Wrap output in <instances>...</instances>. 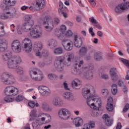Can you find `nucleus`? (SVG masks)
<instances>
[{"mask_svg": "<svg viewBox=\"0 0 129 129\" xmlns=\"http://www.w3.org/2000/svg\"><path fill=\"white\" fill-rule=\"evenodd\" d=\"M94 88L91 86L88 88L83 89L82 90L83 96L87 99L88 105L94 109H99L101 107V100L98 97L95 96Z\"/></svg>", "mask_w": 129, "mask_h": 129, "instance_id": "obj_1", "label": "nucleus"}, {"mask_svg": "<svg viewBox=\"0 0 129 129\" xmlns=\"http://www.w3.org/2000/svg\"><path fill=\"white\" fill-rule=\"evenodd\" d=\"M45 20L43 22V25L44 26L45 30L47 32H52L54 29V27L58 26L60 24V20L57 18H55L53 20L51 16H45Z\"/></svg>", "mask_w": 129, "mask_h": 129, "instance_id": "obj_2", "label": "nucleus"}, {"mask_svg": "<svg viewBox=\"0 0 129 129\" xmlns=\"http://www.w3.org/2000/svg\"><path fill=\"white\" fill-rule=\"evenodd\" d=\"M71 64V61L67 60L63 62V59L61 57L56 58L54 63V66L58 72H63L64 71V65L66 66H70Z\"/></svg>", "mask_w": 129, "mask_h": 129, "instance_id": "obj_3", "label": "nucleus"}, {"mask_svg": "<svg viewBox=\"0 0 129 129\" xmlns=\"http://www.w3.org/2000/svg\"><path fill=\"white\" fill-rule=\"evenodd\" d=\"M83 64H84L83 60L75 61L74 63V69L72 71V74L76 76H82L84 67H81Z\"/></svg>", "mask_w": 129, "mask_h": 129, "instance_id": "obj_4", "label": "nucleus"}, {"mask_svg": "<svg viewBox=\"0 0 129 129\" xmlns=\"http://www.w3.org/2000/svg\"><path fill=\"white\" fill-rule=\"evenodd\" d=\"M24 20L26 23H25L22 26V30L28 33L29 31L32 30V27L34 26L35 22L34 20H32V16L27 15L24 17Z\"/></svg>", "mask_w": 129, "mask_h": 129, "instance_id": "obj_5", "label": "nucleus"}, {"mask_svg": "<svg viewBox=\"0 0 129 129\" xmlns=\"http://www.w3.org/2000/svg\"><path fill=\"white\" fill-rule=\"evenodd\" d=\"M2 82L6 85H10L11 84H14L16 82L15 78L8 72L4 73L1 78Z\"/></svg>", "mask_w": 129, "mask_h": 129, "instance_id": "obj_6", "label": "nucleus"}, {"mask_svg": "<svg viewBox=\"0 0 129 129\" xmlns=\"http://www.w3.org/2000/svg\"><path fill=\"white\" fill-rule=\"evenodd\" d=\"M30 75L32 80L34 81H42L43 78H44L43 73L39 69L30 71Z\"/></svg>", "mask_w": 129, "mask_h": 129, "instance_id": "obj_7", "label": "nucleus"}, {"mask_svg": "<svg viewBox=\"0 0 129 129\" xmlns=\"http://www.w3.org/2000/svg\"><path fill=\"white\" fill-rule=\"evenodd\" d=\"M93 69H94V66L92 64L88 67H84L82 76L86 79L91 80L93 78V73H92Z\"/></svg>", "mask_w": 129, "mask_h": 129, "instance_id": "obj_8", "label": "nucleus"}, {"mask_svg": "<svg viewBox=\"0 0 129 129\" xmlns=\"http://www.w3.org/2000/svg\"><path fill=\"white\" fill-rule=\"evenodd\" d=\"M22 59L19 56L12 57L8 62V66L10 69H16L17 64H21Z\"/></svg>", "mask_w": 129, "mask_h": 129, "instance_id": "obj_9", "label": "nucleus"}, {"mask_svg": "<svg viewBox=\"0 0 129 129\" xmlns=\"http://www.w3.org/2000/svg\"><path fill=\"white\" fill-rule=\"evenodd\" d=\"M43 32L42 31V29L39 26H36L35 28H32L30 31V36L34 39H38V38H41Z\"/></svg>", "mask_w": 129, "mask_h": 129, "instance_id": "obj_10", "label": "nucleus"}, {"mask_svg": "<svg viewBox=\"0 0 129 129\" xmlns=\"http://www.w3.org/2000/svg\"><path fill=\"white\" fill-rule=\"evenodd\" d=\"M23 50L26 53H30L33 49V43L29 39L26 38L23 41Z\"/></svg>", "mask_w": 129, "mask_h": 129, "instance_id": "obj_11", "label": "nucleus"}, {"mask_svg": "<svg viewBox=\"0 0 129 129\" xmlns=\"http://www.w3.org/2000/svg\"><path fill=\"white\" fill-rule=\"evenodd\" d=\"M19 90L13 86H9L5 88V93L7 96H12L18 95Z\"/></svg>", "mask_w": 129, "mask_h": 129, "instance_id": "obj_12", "label": "nucleus"}, {"mask_svg": "<svg viewBox=\"0 0 129 129\" xmlns=\"http://www.w3.org/2000/svg\"><path fill=\"white\" fill-rule=\"evenodd\" d=\"M58 115L62 119H68L71 116V112L66 108H61L58 111Z\"/></svg>", "mask_w": 129, "mask_h": 129, "instance_id": "obj_13", "label": "nucleus"}, {"mask_svg": "<svg viewBox=\"0 0 129 129\" xmlns=\"http://www.w3.org/2000/svg\"><path fill=\"white\" fill-rule=\"evenodd\" d=\"M127 9H129V2H126L118 5L115 9V11L117 14H121V13L123 12V11H125Z\"/></svg>", "mask_w": 129, "mask_h": 129, "instance_id": "obj_14", "label": "nucleus"}, {"mask_svg": "<svg viewBox=\"0 0 129 129\" xmlns=\"http://www.w3.org/2000/svg\"><path fill=\"white\" fill-rule=\"evenodd\" d=\"M110 76L112 82H116L118 80V75H117V70L116 68H112L110 70Z\"/></svg>", "mask_w": 129, "mask_h": 129, "instance_id": "obj_15", "label": "nucleus"}, {"mask_svg": "<svg viewBox=\"0 0 129 129\" xmlns=\"http://www.w3.org/2000/svg\"><path fill=\"white\" fill-rule=\"evenodd\" d=\"M12 50L15 52V53H20L22 51V48L21 47V43L19 40H15L13 41L12 44Z\"/></svg>", "mask_w": 129, "mask_h": 129, "instance_id": "obj_16", "label": "nucleus"}, {"mask_svg": "<svg viewBox=\"0 0 129 129\" xmlns=\"http://www.w3.org/2000/svg\"><path fill=\"white\" fill-rule=\"evenodd\" d=\"M62 96L64 99H66L69 101H75V100H76L74 94L70 92H64Z\"/></svg>", "mask_w": 129, "mask_h": 129, "instance_id": "obj_17", "label": "nucleus"}, {"mask_svg": "<svg viewBox=\"0 0 129 129\" xmlns=\"http://www.w3.org/2000/svg\"><path fill=\"white\" fill-rule=\"evenodd\" d=\"M52 104L55 107H62L64 105V102L60 98H55L52 101Z\"/></svg>", "mask_w": 129, "mask_h": 129, "instance_id": "obj_18", "label": "nucleus"}, {"mask_svg": "<svg viewBox=\"0 0 129 129\" xmlns=\"http://www.w3.org/2000/svg\"><path fill=\"white\" fill-rule=\"evenodd\" d=\"M102 118L104 120L105 124L107 126H110L113 123V119L111 117H109L107 114L103 115Z\"/></svg>", "mask_w": 129, "mask_h": 129, "instance_id": "obj_19", "label": "nucleus"}, {"mask_svg": "<svg viewBox=\"0 0 129 129\" xmlns=\"http://www.w3.org/2000/svg\"><path fill=\"white\" fill-rule=\"evenodd\" d=\"M61 44L66 51H71L73 49V46L69 40H62Z\"/></svg>", "mask_w": 129, "mask_h": 129, "instance_id": "obj_20", "label": "nucleus"}, {"mask_svg": "<svg viewBox=\"0 0 129 129\" xmlns=\"http://www.w3.org/2000/svg\"><path fill=\"white\" fill-rule=\"evenodd\" d=\"M38 89L39 92H40V93L44 96H48V95H50V89L49 88L45 86H41L39 87Z\"/></svg>", "mask_w": 129, "mask_h": 129, "instance_id": "obj_21", "label": "nucleus"}, {"mask_svg": "<svg viewBox=\"0 0 129 129\" xmlns=\"http://www.w3.org/2000/svg\"><path fill=\"white\" fill-rule=\"evenodd\" d=\"M71 84L72 88L76 90H78L82 87L81 82L79 79H75L72 82Z\"/></svg>", "mask_w": 129, "mask_h": 129, "instance_id": "obj_22", "label": "nucleus"}, {"mask_svg": "<svg viewBox=\"0 0 129 129\" xmlns=\"http://www.w3.org/2000/svg\"><path fill=\"white\" fill-rule=\"evenodd\" d=\"M59 6L61 10L58 11V13L60 16H63L64 18H68V15L66 13H64L63 11H67V8L64 6V5L62 3V2H59Z\"/></svg>", "mask_w": 129, "mask_h": 129, "instance_id": "obj_23", "label": "nucleus"}, {"mask_svg": "<svg viewBox=\"0 0 129 129\" xmlns=\"http://www.w3.org/2000/svg\"><path fill=\"white\" fill-rule=\"evenodd\" d=\"M16 13H13L10 12L0 13V19L2 20H7L10 18H13Z\"/></svg>", "mask_w": 129, "mask_h": 129, "instance_id": "obj_24", "label": "nucleus"}, {"mask_svg": "<svg viewBox=\"0 0 129 129\" xmlns=\"http://www.w3.org/2000/svg\"><path fill=\"white\" fill-rule=\"evenodd\" d=\"M8 48V41L5 39H0V52H5Z\"/></svg>", "mask_w": 129, "mask_h": 129, "instance_id": "obj_25", "label": "nucleus"}, {"mask_svg": "<svg viewBox=\"0 0 129 129\" xmlns=\"http://www.w3.org/2000/svg\"><path fill=\"white\" fill-rule=\"evenodd\" d=\"M74 43L76 47L80 48L82 46V39L77 35H75L74 37Z\"/></svg>", "mask_w": 129, "mask_h": 129, "instance_id": "obj_26", "label": "nucleus"}, {"mask_svg": "<svg viewBox=\"0 0 129 129\" xmlns=\"http://www.w3.org/2000/svg\"><path fill=\"white\" fill-rule=\"evenodd\" d=\"M45 5L46 3L44 0H36L35 7L38 8L40 10H43L45 8Z\"/></svg>", "mask_w": 129, "mask_h": 129, "instance_id": "obj_27", "label": "nucleus"}, {"mask_svg": "<svg viewBox=\"0 0 129 129\" xmlns=\"http://www.w3.org/2000/svg\"><path fill=\"white\" fill-rule=\"evenodd\" d=\"M73 122L76 127H78L83 124V119L80 117L76 118L74 119Z\"/></svg>", "mask_w": 129, "mask_h": 129, "instance_id": "obj_28", "label": "nucleus"}, {"mask_svg": "<svg viewBox=\"0 0 129 129\" xmlns=\"http://www.w3.org/2000/svg\"><path fill=\"white\" fill-rule=\"evenodd\" d=\"M12 52H9L7 53L2 55V58L4 61H10V59H12Z\"/></svg>", "mask_w": 129, "mask_h": 129, "instance_id": "obj_29", "label": "nucleus"}, {"mask_svg": "<svg viewBox=\"0 0 129 129\" xmlns=\"http://www.w3.org/2000/svg\"><path fill=\"white\" fill-rule=\"evenodd\" d=\"M41 108L42 109L46 110V111H52V108L50 107L48 103L46 102H42L41 103Z\"/></svg>", "mask_w": 129, "mask_h": 129, "instance_id": "obj_30", "label": "nucleus"}, {"mask_svg": "<svg viewBox=\"0 0 129 129\" xmlns=\"http://www.w3.org/2000/svg\"><path fill=\"white\" fill-rule=\"evenodd\" d=\"M48 45L51 49H53L57 45V41L55 39H50L48 41Z\"/></svg>", "mask_w": 129, "mask_h": 129, "instance_id": "obj_31", "label": "nucleus"}, {"mask_svg": "<svg viewBox=\"0 0 129 129\" xmlns=\"http://www.w3.org/2000/svg\"><path fill=\"white\" fill-rule=\"evenodd\" d=\"M43 115H45V116H46V117H42L41 118V120L42 121H45V119H47L46 120V122H50V121H51V116H50V115L48 114H45L44 113H40L38 116H43Z\"/></svg>", "mask_w": 129, "mask_h": 129, "instance_id": "obj_32", "label": "nucleus"}, {"mask_svg": "<svg viewBox=\"0 0 129 129\" xmlns=\"http://www.w3.org/2000/svg\"><path fill=\"white\" fill-rule=\"evenodd\" d=\"M15 69L17 74L19 75H23L25 73V69L21 66H17Z\"/></svg>", "mask_w": 129, "mask_h": 129, "instance_id": "obj_33", "label": "nucleus"}, {"mask_svg": "<svg viewBox=\"0 0 129 129\" xmlns=\"http://www.w3.org/2000/svg\"><path fill=\"white\" fill-rule=\"evenodd\" d=\"M34 49L35 51H40V50L42 49L43 45H42V43L39 41H37L34 43Z\"/></svg>", "mask_w": 129, "mask_h": 129, "instance_id": "obj_34", "label": "nucleus"}, {"mask_svg": "<svg viewBox=\"0 0 129 129\" xmlns=\"http://www.w3.org/2000/svg\"><path fill=\"white\" fill-rule=\"evenodd\" d=\"M63 48L59 47L53 50V53L55 55H62L63 54Z\"/></svg>", "mask_w": 129, "mask_h": 129, "instance_id": "obj_35", "label": "nucleus"}, {"mask_svg": "<svg viewBox=\"0 0 129 129\" xmlns=\"http://www.w3.org/2000/svg\"><path fill=\"white\" fill-rule=\"evenodd\" d=\"M95 122L93 121H90V123L89 124H85L84 125V127L82 129H89V127H95Z\"/></svg>", "mask_w": 129, "mask_h": 129, "instance_id": "obj_36", "label": "nucleus"}, {"mask_svg": "<svg viewBox=\"0 0 129 129\" xmlns=\"http://www.w3.org/2000/svg\"><path fill=\"white\" fill-rule=\"evenodd\" d=\"M4 3L10 7H14L16 5V0H4Z\"/></svg>", "mask_w": 129, "mask_h": 129, "instance_id": "obj_37", "label": "nucleus"}, {"mask_svg": "<svg viewBox=\"0 0 129 129\" xmlns=\"http://www.w3.org/2000/svg\"><path fill=\"white\" fill-rule=\"evenodd\" d=\"M47 78L50 80H57V79H58V75L54 73L48 74L47 75Z\"/></svg>", "mask_w": 129, "mask_h": 129, "instance_id": "obj_38", "label": "nucleus"}, {"mask_svg": "<svg viewBox=\"0 0 129 129\" xmlns=\"http://www.w3.org/2000/svg\"><path fill=\"white\" fill-rule=\"evenodd\" d=\"M87 53V48L86 47H82L79 50V55L81 57L85 56Z\"/></svg>", "mask_w": 129, "mask_h": 129, "instance_id": "obj_39", "label": "nucleus"}, {"mask_svg": "<svg viewBox=\"0 0 129 129\" xmlns=\"http://www.w3.org/2000/svg\"><path fill=\"white\" fill-rule=\"evenodd\" d=\"M66 59L67 61H71L74 59V54L72 53H67L65 54Z\"/></svg>", "mask_w": 129, "mask_h": 129, "instance_id": "obj_40", "label": "nucleus"}, {"mask_svg": "<svg viewBox=\"0 0 129 129\" xmlns=\"http://www.w3.org/2000/svg\"><path fill=\"white\" fill-rule=\"evenodd\" d=\"M111 91L113 95H115L117 93V86L114 84L111 86Z\"/></svg>", "mask_w": 129, "mask_h": 129, "instance_id": "obj_41", "label": "nucleus"}, {"mask_svg": "<svg viewBox=\"0 0 129 129\" xmlns=\"http://www.w3.org/2000/svg\"><path fill=\"white\" fill-rule=\"evenodd\" d=\"M28 104L31 108H34L35 106H36V107H40V104H39V103L37 102L35 103V102H34V101H31L29 102Z\"/></svg>", "mask_w": 129, "mask_h": 129, "instance_id": "obj_42", "label": "nucleus"}, {"mask_svg": "<svg viewBox=\"0 0 129 129\" xmlns=\"http://www.w3.org/2000/svg\"><path fill=\"white\" fill-rule=\"evenodd\" d=\"M94 60L95 61H101L102 60V55L98 53H95L94 54Z\"/></svg>", "mask_w": 129, "mask_h": 129, "instance_id": "obj_43", "label": "nucleus"}, {"mask_svg": "<svg viewBox=\"0 0 129 129\" xmlns=\"http://www.w3.org/2000/svg\"><path fill=\"white\" fill-rule=\"evenodd\" d=\"M30 116L31 118H30V121H33L34 120V118L33 117H37V110H33L30 113Z\"/></svg>", "mask_w": 129, "mask_h": 129, "instance_id": "obj_44", "label": "nucleus"}, {"mask_svg": "<svg viewBox=\"0 0 129 129\" xmlns=\"http://www.w3.org/2000/svg\"><path fill=\"white\" fill-rule=\"evenodd\" d=\"M0 7L3 11H10V6L5 3L1 4Z\"/></svg>", "mask_w": 129, "mask_h": 129, "instance_id": "obj_45", "label": "nucleus"}, {"mask_svg": "<svg viewBox=\"0 0 129 129\" xmlns=\"http://www.w3.org/2000/svg\"><path fill=\"white\" fill-rule=\"evenodd\" d=\"M32 124L33 129H38L40 127V124L39 123V121H36L35 122H33Z\"/></svg>", "mask_w": 129, "mask_h": 129, "instance_id": "obj_46", "label": "nucleus"}, {"mask_svg": "<svg viewBox=\"0 0 129 129\" xmlns=\"http://www.w3.org/2000/svg\"><path fill=\"white\" fill-rule=\"evenodd\" d=\"M41 55L43 57H48L49 56V51L47 49H43L42 50Z\"/></svg>", "mask_w": 129, "mask_h": 129, "instance_id": "obj_47", "label": "nucleus"}, {"mask_svg": "<svg viewBox=\"0 0 129 129\" xmlns=\"http://www.w3.org/2000/svg\"><path fill=\"white\" fill-rule=\"evenodd\" d=\"M106 107V109L108 110V111H112V110H113V104H107Z\"/></svg>", "mask_w": 129, "mask_h": 129, "instance_id": "obj_48", "label": "nucleus"}, {"mask_svg": "<svg viewBox=\"0 0 129 129\" xmlns=\"http://www.w3.org/2000/svg\"><path fill=\"white\" fill-rule=\"evenodd\" d=\"M120 61L123 62V64H124L127 68L129 69V61L124 59V58H120Z\"/></svg>", "mask_w": 129, "mask_h": 129, "instance_id": "obj_49", "label": "nucleus"}, {"mask_svg": "<svg viewBox=\"0 0 129 129\" xmlns=\"http://www.w3.org/2000/svg\"><path fill=\"white\" fill-rule=\"evenodd\" d=\"M28 9H29V10H30V11H33V9H34L32 6H30V7H28V6H23L21 8V10H22V11H26V10H28Z\"/></svg>", "mask_w": 129, "mask_h": 129, "instance_id": "obj_50", "label": "nucleus"}, {"mask_svg": "<svg viewBox=\"0 0 129 129\" xmlns=\"http://www.w3.org/2000/svg\"><path fill=\"white\" fill-rule=\"evenodd\" d=\"M4 100L6 102H13L15 99L10 97H6L5 98Z\"/></svg>", "mask_w": 129, "mask_h": 129, "instance_id": "obj_51", "label": "nucleus"}, {"mask_svg": "<svg viewBox=\"0 0 129 129\" xmlns=\"http://www.w3.org/2000/svg\"><path fill=\"white\" fill-rule=\"evenodd\" d=\"M128 109H129V104L126 103L125 104V106L123 108V112H124V113H125V112H127V111H128Z\"/></svg>", "mask_w": 129, "mask_h": 129, "instance_id": "obj_52", "label": "nucleus"}, {"mask_svg": "<svg viewBox=\"0 0 129 129\" xmlns=\"http://www.w3.org/2000/svg\"><path fill=\"white\" fill-rule=\"evenodd\" d=\"M23 99H24V97L22 95H19L16 97L15 100L17 102H20V101H22Z\"/></svg>", "mask_w": 129, "mask_h": 129, "instance_id": "obj_53", "label": "nucleus"}, {"mask_svg": "<svg viewBox=\"0 0 129 129\" xmlns=\"http://www.w3.org/2000/svg\"><path fill=\"white\" fill-rule=\"evenodd\" d=\"M5 30H4V24H3V27H0V37H3L5 36Z\"/></svg>", "mask_w": 129, "mask_h": 129, "instance_id": "obj_54", "label": "nucleus"}, {"mask_svg": "<svg viewBox=\"0 0 129 129\" xmlns=\"http://www.w3.org/2000/svg\"><path fill=\"white\" fill-rule=\"evenodd\" d=\"M108 90L107 89H104L102 90V94L104 95V96H106V97L108 95Z\"/></svg>", "mask_w": 129, "mask_h": 129, "instance_id": "obj_55", "label": "nucleus"}, {"mask_svg": "<svg viewBox=\"0 0 129 129\" xmlns=\"http://www.w3.org/2000/svg\"><path fill=\"white\" fill-rule=\"evenodd\" d=\"M89 21L92 24H94L95 25V24H97L98 22L94 19V17H91L89 18Z\"/></svg>", "mask_w": 129, "mask_h": 129, "instance_id": "obj_56", "label": "nucleus"}, {"mask_svg": "<svg viewBox=\"0 0 129 129\" xmlns=\"http://www.w3.org/2000/svg\"><path fill=\"white\" fill-rule=\"evenodd\" d=\"M95 1L96 0H88L91 7H92L93 8H94V7L96 6V3L95 2Z\"/></svg>", "mask_w": 129, "mask_h": 129, "instance_id": "obj_57", "label": "nucleus"}, {"mask_svg": "<svg viewBox=\"0 0 129 129\" xmlns=\"http://www.w3.org/2000/svg\"><path fill=\"white\" fill-rule=\"evenodd\" d=\"M46 66V63L44 62H39L38 63V66L39 68H44L45 66Z\"/></svg>", "mask_w": 129, "mask_h": 129, "instance_id": "obj_58", "label": "nucleus"}, {"mask_svg": "<svg viewBox=\"0 0 129 129\" xmlns=\"http://www.w3.org/2000/svg\"><path fill=\"white\" fill-rule=\"evenodd\" d=\"M66 26L65 25H61L60 27V32H61V33H62V34H64V33H65V32L66 31Z\"/></svg>", "mask_w": 129, "mask_h": 129, "instance_id": "obj_59", "label": "nucleus"}, {"mask_svg": "<svg viewBox=\"0 0 129 129\" xmlns=\"http://www.w3.org/2000/svg\"><path fill=\"white\" fill-rule=\"evenodd\" d=\"M107 104H113V99L111 97L108 98Z\"/></svg>", "mask_w": 129, "mask_h": 129, "instance_id": "obj_60", "label": "nucleus"}, {"mask_svg": "<svg viewBox=\"0 0 129 129\" xmlns=\"http://www.w3.org/2000/svg\"><path fill=\"white\" fill-rule=\"evenodd\" d=\"M63 85L65 90H70V89L69 88V87H68V84H67V83H66V82H63Z\"/></svg>", "mask_w": 129, "mask_h": 129, "instance_id": "obj_61", "label": "nucleus"}, {"mask_svg": "<svg viewBox=\"0 0 129 129\" xmlns=\"http://www.w3.org/2000/svg\"><path fill=\"white\" fill-rule=\"evenodd\" d=\"M89 33L91 34L92 37H94V36H95V33L93 32V28L92 27H91L89 29Z\"/></svg>", "mask_w": 129, "mask_h": 129, "instance_id": "obj_62", "label": "nucleus"}, {"mask_svg": "<svg viewBox=\"0 0 129 129\" xmlns=\"http://www.w3.org/2000/svg\"><path fill=\"white\" fill-rule=\"evenodd\" d=\"M40 50H36L35 55L37 57H39V58H42V52H39Z\"/></svg>", "mask_w": 129, "mask_h": 129, "instance_id": "obj_63", "label": "nucleus"}, {"mask_svg": "<svg viewBox=\"0 0 129 129\" xmlns=\"http://www.w3.org/2000/svg\"><path fill=\"white\" fill-rule=\"evenodd\" d=\"M118 84L120 87H123V86H124V83H123V81L121 80L118 81Z\"/></svg>", "mask_w": 129, "mask_h": 129, "instance_id": "obj_64", "label": "nucleus"}]
</instances>
